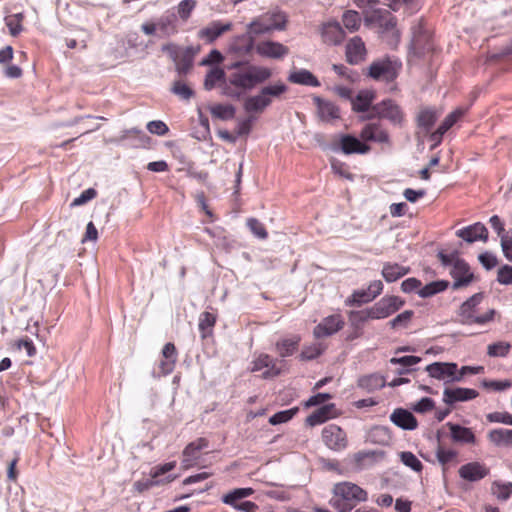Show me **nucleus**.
<instances>
[{"label":"nucleus","instance_id":"1","mask_svg":"<svg viewBox=\"0 0 512 512\" xmlns=\"http://www.w3.org/2000/svg\"><path fill=\"white\" fill-rule=\"evenodd\" d=\"M484 294L476 293L461 304L458 310L459 321L463 325H486L494 320L497 312L495 309H488L483 314L478 313V306L483 301Z\"/></svg>","mask_w":512,"mask_h":512},{"label":"nucleus","instance_id":"2","mask_svg":"<svg viewBox=\"0 0 512 512\" xmlns=\"http://www.w3.org/2000/svg\"><path fill=\"white\" fill-rule=\"evenodd\" d=\"M438 258L444 267L450 268L449 273L454 280L451 286L453 290L467 287L474 280L470 266L458 256L457 252L449 254L439 252Z\"/></svg>","mask_w":512,"mask_h":512},{"label":"nucleus","instance_id":"3","mask_svg":"<svg viewBox=\"0 0 512 512\" xmlns=\"http://www.w3.org/2000/svg\"><path fill=\"white\" fill-rule=\"evenodd\" d=\"M272 74V70L268 67L249 65L242 70L231 73L229 83L246 92L252 90L258 84L266 82L272 77Z\"/></svg>","mask_w":512,"mask_h":512},{"label":"nucleus","instance_id":"4","mask_svg":"<svg viewBox=\"0 0 512 512\" xmlns=\"http://www.w3.org/2000/svg\"><path fill=\"white\" fill-rule=\"evenodd\" d=\"M332 505L340 512H349L357 502L366 501L367 492L351 482H342L334 486Z\"/></svg>","mask_w":512,"mask_h":512},{"label":"nucleus","instance_id":"5","mask_svg":"<svg viewBox=\"0 0 512 512\" xmlns=\"http://www.w3.org/2000/svg\"><path fill=\"white\" fill-rule=\"evenodd\" d=\"M287 23V16L281 11L266 13L255 18L248 25V31L253 35H262L273 30H284Z\"/></svg>","mask_w":512,"mask_h":512},{"label":"nucleus","instance_id":"6","mask_svg":"<svg viewBox=\"0 0 512 512\" xmlns=\"http://www.w3.org/2000/svg\"><path fill=\"white\" fill-rule=\"evenodd\" d=\"M401 66L397 59L386 57L373 61L368 68V75L376 81L390 83L398 77Z\"/></svg>","mask_w":512,"mask_h":512},{"label":"nucleus","instance_id":"7","mask_svg":"<svg viewBox=\"0 0 512 512\" xmlns=\"http://www.w3.org/2000/svg\"><path fill=\"white\" fill-rule=\"evenodd\" d=\"M425 371L431 378L445 384L459 382L464 377V372H458L457 364L452 362H434L427 365Z\"/></svg>","mask_w":512,"mask_h":512},{"label":"nucleus","instance_id":"8","mask_svg":"<svg viewBox=\"0 0 512 512\" xmlns=\"http://www.w3.org/2000/svg\"><path fill=\"white\" fill-rule=\"evenodd\" d=\"M379 117L389 120L393 124H400L403 120L401 108L391 99H385L371 107V114L363 119H372Z\"/></svg>","mask_w":512,"mask_h":512},{"label":"nucleus","instance_id":"9","mask_svg":"<svg viewBox=\"0 0 512 512\" xmlns=\"http://www.w3.org/2000/svg\"><path fill=\"white\" fill-rule=\"evenodd\" d=\"M411 49L417 56H422L433 49L431 34L422 21L412 27Z\"/></svg>","mask_w":512,"mask_h":512},{"label":"nucleus","instance_id":"10","mask_svg":"<svg viewBox=\"0 0 512 512\" xmlns=\"http://www.w3.org/2000/svg\"><path fill=\"white\" fill-rule=\"evenodd\" d=\"M405 304V301L398 296H384L374 305L371 311L375 320L385 319L400 310Z\"/></svg>","mask_w":512,"mask_h":512},{"label":"nucleus","instance_id":"11","mask_svg":"<svg viewBox=\"0 0 512 512\" xmlns=\"http://www.w3.org/2000/svg\"><path fill=\"white\" fill-rule=\"evenodd\" d=\"M322 439L329 449L337 452L346 449L348 445L346 433L335 424H330L323 428Z\"/></svg>","mask_w":512,"mask_h":512},{"label":"nucleus","instance_id":"12","mask_svg":"<svg viewBox=\"0 0 512 512\" xmlns=\"http://www.w3.org/2000/svg\"><path fill=\"white\" fill-rule=\"evenodd\" d=\"M256 53L264 58L282 59L289 53V48L272 40L261 41L255 46Z\"/></svg>","mask_w":512,"mask_h":512},{"label":"nucleus","instance_id":"13","mask_svg":"<svg viewBox=\"0 0 512 512\" xmlns=\"http://www.w3.org/2000/svg\"><path fill=\"white\" fill-rule=\"evenodd\" d=\"M251 364L253 372L261 371L265 368L266 370L263 372L262 377L266 379L275 377L281 372V368L277 365L278 361L265 353L256 356Z\"/></svg>","mask_w":512,"mask_h":512},{"label":"nucleus","instance_id":"14","mask_svg":"<svg viewBox=\"0 0 512 512\" xmlns=\"http://www.w3.org/2000/svg\"><path fill=\"white\" fill-rule=\"evenodd\" d=\"M344 326V320L340 314H334L325 317L315 328H314V336L316 338L328 337L339 330H341Z\"/></svg>","mask_w":512,"mask_h":512},{"label":"nucleus","instance_id":"15","mask_svg":"<svg viewBox=\"0 0 512 512\" xmlns=\"http://www.w3.org/2000/svg\"><path fill=\"white\" fill-rule=\"evenodd\" d=\"M367 50L365 43L359 36L351 38L345 48L346 61L351 65H357L365 60Z\"/></svg>","mask_w":512,"mask_h":512},{"label":"nucleus","instance_id":"16","mask_svg":"<svg viewBox=\"0 0 512 512\" xmlns=\"http://www.w3.org/2000/svg\"><path fill=\"white\" fill-rule=\"evenodd\" d=\"M489 468L478 461L469 462L459 468V476L461 479L469 482H477L485 478L489 474Z\"/></svg>","mask_w":512,"mask_h":512},{"label":"nucleus","instance_id":"17","mask_svg":"<svg viewBox=\"0 0 512 512\" xmlns=\"http://www.w3.org/2000/svg\"><path fill=\"white\" fill-rule=\"evenodd\" d=\"M208 447V441L205 438H198L189 443L182 452V466L188 469L196 464L199 459L200 451Z\"/></svg>","mask_w":512,"mask_h":512},{"label":"nucleus","instance_id":"18","mask_svg":"<svg viewBox=\"0 0 512 512\" xmlns=\"http://www.w3.org/2000/svg\"><path fill=\"white\" fill-rule=\"evenodd\" d=\"M478 392L470 388H445L443 391V402L447 405H454L457 402H464L475 399Z\"/></svg>","mask_w":512,"mask_h":512},{"label":"nucleus","instance_id":"19","mask_svg":"<svg viewBox=\"0 0 512 512\" xmlns=\"http://www.w3.org/2000/svg\"><path fill=\"white\" fill-rule=\"evenodd\" d=\"M367 25H376L382 32L394 29L396 22L393 15L387 10H375L365 18Z\"/></svg>","mask_w":512,"mask_h":512},{"label":"nucleus","instance_id":"20","mask_svg":"<svg viewBox=\"0 0 512 512\" xmlns=\"http://www.w3.org/2000/svg\"><path fill=\"white\" fill-rule=\"evenodd\" d=\"M456 235L468 243H473L478 240L485 242L488 239V230L484 224L477 222L473 225L459 229L456 232Z\"/></svg>","mask_w":512,"mask_h":512},{"label":"nucleus","instance_id":"21","mask_svg":"<svg viewBox=\"0 0 512 512\" xmlns=\"http://www.w3.org/2000/svg\"><path fill=\"white\" fill-rule=\"evenodd\" d=\"M360 137L364 141H372L377 143L389 142V135L379 122L366 124L360 132Z\"/></svg>","mask_w":512,"mask_h":512},{"label":"nucleus","instance_id":"22","mask_svg":"<svg viewBox=\"0 0 512 512\" xmlns=\"http://www.w3.org/2000/svg\"><path fill=\"white\" fill-rule=\"evenodd\" d=\"M232 23L231 22H221V21H213L206 27L202 28L198 32L199 38L205 40L208 43L214 42L218 37H220L223 33L231 30Z\"/></svg>","mask_w":512,"mask_h":512},{"label":"nucleus","instance_id":"23","mask_svg":"<svg viewBox=\"0 0 512 512\" xmlns=\"http://www.w3.org/2000/svg\"><path fill=\"white\" fill-rule=\"evenodd\" d=\"M390 421L403 430H414L418 426L415 416L403 408L395 409L390 415Z\"/></svg>","mask_w":512,"mask_h":512},{"label":"nucleus","instance_id":"24","mask_svg":"<svg viewBox=\"0 0 512 512\" xmlns=\"http://www.w3.org/2000/svg\"><path fill=\"white\" fill-rule=\"evenodd\" d=\"M340 148L344 154H366L370 147L362 143L359 139L351 135H342L340 137Z\"/></svg>","mask_w":512,"mask_h":512},{"label":"nucleus","instance_id":"25","mask_svg":"<svg viewBox=\"0 0 512 512\" xmlns=\"http://www.w3.org/2000/svg\"><path fill=\"white\" fill-rule=\"evenodd\" d=\"M270 106L269 100L259 90L257 94L249 96L243 103V108L250 114H261Z\"/></svg>","mask_w":512,"mask_h":512},{"label":"nucleus","instance_id":"26","mask_svg":"<svg viewBox=\"0 0 512 512\" xmlns=\"http://www.w3.org/2000/svg\"><path fill=\"white\" fill-rule=\"evenodd\" d=\"M322 37L324 42L337 45L343 41L345 32L339 22H329L323 26Z\"/></svg>","mask_w":512,"mask_h":512},{"label":"nucleus","instance_id":"27","mask_svg":"<svg viewBox=\"0 0 512 512\" xmlns=\"http://www.w3.org/2000/svg\"><path fill=\"white\" fill-rule=\"evenodd\" d=\"M450 429L451 438L454 442L461 444H474L476 437L470 428L448 422L446 424Z\"/></svg>","mask_w":512,"mask_h":512},{"label":"nucleus","instance_id":"28","mask_svg":"<svg viewBox=\"0 0 512 512\" xmlns=\"http://www.w3.org/2000/svg\"><path fill=\"white\" fill-rule=\"evenodd\" d=\"M163 359L160 362V369L163 375L170 374L177 361V351L173 343H166L162 349Z\"/></svg>","mask_w":512,"mask_h":512},{"label":"nucleus","instance_id":"29","mask_svg":"<svg viewBox=\"0 0 512 512\" xmlns=\"http://www.w3.org/2000/svg\"><path fill=\"white\" fill-rule=\"evenodd\" d=\"M314 102L317 106V112L322 121L328 122L340 117L338 107L330 101L315 97Z\"/></svg>","mask_w":512,"mask_h":512},{"label":"nucleus","instance_id":"30","mask_svg":"<svg viewBox=\"0 0 512 512\" xmlns=\"http://www.w3.org/2000/svg\"><path fill=\"white\" fill-rule=\"evenodd\" d=\"M176 466L175 461L167 462L165 464L157 465L151 469L150 476V485H160L164 482H172L176 479L177 476L168 475L165 479H160L161 476L173 470Z\"/></svg>","mask_w":512,"mask_h":512},{"label":"nucleus","instance_id":"31","mask_svg":"<svg viewBox=\"0 0 512 512\" xmlns=\"http://www.w3.org/2000/svg\"><path fill=\"white\" fill-rule=\"evenodd\" d=\"M487 438L498 447H512V429L497 428L488 432Z\"/></svg>","mask_w":512,"mask_h":512},{"label":"nucleus","instance_id":"32","mask_svg":"<svg viewBox=\"0 0 512 512\" xmlns=\"http://www.w3.org/2000/svg\"><path fill=\"white\" fill-rule=\"evenodd\" d=\"M409 271H410L409 268L404 267L400 264L386 262L383 265L381 273H382L383 278L387 282L391 283V282H395L398 279L402 278L403 276L407 275L409 273Z\"/></svg>","mask_w":512,"mask_h":512},{"label":"nucleus","instance_id":"33","mask_svg":"<svg viewBox=\"0 0 512 512\" xmlns=\"http://www.w3.org/2000/svg\"><path fill=\"white\" fill-rule=\"evenodd\" d=\"M288 80L294 84H300L310 87L320 86L319 80L308 70L300 69L289 74Z\"/></svg>","mask_w":512,"mask_h":512},{"label":"nucleus","instance_id":"34","mask_svg":"<svg viewBox=\"0 0 512 512\" xmlns=\"http://www.w3.org/2000/svg\"><path fill=\"white\" fill-rule=\"evenodd\" d=\"M157 29L164 36H171L177 32L176 16L173 13H165L156 21Z\"/></svg>","mask_w":512,"mask_h":512},{"label":"nucleus","instance_id":"35","mask_svg":"<svg viewBox=\"0 0 512 512\" xmlns=\"http://www.w3.org/2000/svg\"><path fill=\"white\" fill-rule=\"evenodd\" d=\"M385 384V379L379 374L365 375L358 380V386L368 392L379 390L383 388Z\"/></svg>","mask_w":512,"mask_h":512},{"label":"nucleus","instance_id":"36","mask_svg":"<svg viewBox=\"0 0 512 512\" xmlns=\"http://www.w3.org/2000/svg\"><path fill=\"white\" fill-rule=\"evenodd\" d=\"M299 342L298 336L282 339L276 343V351L282 358L291 356L297 350Z\"/></svg>","mask_w":512,"mask_h":512},{"label":"nucleus","instance_id":"37","mask_svg":"<svg viewBox=\"0 0 512 512\" xmlns=\"http://www.w3.org/2000/svg\"><path fill=\"white\" fill-rule=\"evenodd\" d=\"M334 409L333 404L324 405L314 411L306 419V422L310 426L320 425L331 418V412Z\"/></svg>","mask_w":512,"mask_h":512},{"label":"nucleus","instance_id":"38","mask_svg":"<svg viewBox=\"0 0 512 512\" xmlns=\"http://www.w3.org/2000/svg\"><path fill=\"white\" fill-rule=\"evenodd\" d=\"M374 94L371 91H360L355 99L352 100L353 110L357 112H366L370 109Z\"/></svg>","mask_w":512,"mask_h":512},{"label":"nucleus","instance_id":"39","mask_svg":"<svg viewBox=\"0 0 512 512\" xmlns=\"http://www.w3.org/2000/svg\"><path fill=\"white\" fill-rule=\"evenodd\" d=\"M262 94L269 100L270 105L273 100L279 99L284 93L287 92L288 87L285 83L278 81L271 85L263 86L261 89Z\"/></svg>","mask_w":512,"mask_h":512},{"label":"nucleus","instance_id":"40","mask_svg":"<svg viewBox=\"0 0 512 512\" xmlns=\"http://www.w3.org/2000/svg\"><path fill=\"white\" fill-rule=\"evenodd\" d=\"M215 323L216 314L208 311L200 314L198 327L202 338H206L207 336L211 335Z\"/></svg>","mask_w":512,"mask_h":512},{"label":"nucleus","instance_id":"41","mask_svg":"<svg viewBox=\"0 0 512 512\" xmlns=\"http://www.w3.org/2000/svg\"><path fill=\"white\" fill-rule=\"evenodd\" d=\"M130 132H136V138L133 139L134 143H132V146L146 148L150 145L151 138L142 130L137 128L124 130L120 137V141H128Z\"/></svg>","mask_w":512,"mask_h":512},{"label":"nucleus","instance_id":"42","mask_svg":"<svg viewBox=\"0 0 512 512\" xmlns=\"http://www.w3.org/2000/svg\"><path fill=\"white\" fill-rule=\"evenodd\" d=\"M210 113L213 117L221 120L233 119L236 113V109L231 104H216L209 108Z\"/></svg>","mask_w":512,"mask_h":512},{"label":"nucleus","instance_id":"43","mask_svg":"<svg viewBox=\"0 0 512 512\" xmlns=\"http://www.w3.org/2000/svg\"><path fill=\"white\" fill-rule=\"evenodd\" d=\"M449 286V282L446 280L433 281L420 288L418 295L422 298L431 297L439 292L446 290Z\"/></svg>","mask_w":512,"mask_h":512},{"label":"nucleus","instance_id":"44","mask_svg":"<svg viewBox=\"0 0 512 512\" xmlns=\"http://www.w3.org/2000/svg\"><path fill=\"white\" fill-rule=\"evenodd\" d=\"M361 16L355 10H347L342 15V23L344 27L350 32H356L361 26Z\"/></svg>","mask_w":512,"mask_h":512},{"label":"nucleus","instance_id":"45","mask_svg":"<svg viewBox=\"0 0 512 512\" xmlns=\"http://www.w3.org/2000/svg\"><path fill=\"white\" fill-rule=\"evenodd\" d=\"M374 299L370 295L368 288L354 290L350 297L345 300L347 306H361L362 304L369 303Z\"/></svg>","mask_w":512,"mask_h":512},{"label":"nucleus","instance_id":"46","mask_svg":"<svg viewBox=\"0 0 512 512\" xmlns=\"http://www.w3.org/2000/svg\"><path fill=\"white\" fill-rule=\"evenodd\" d=\"M458 456L457 451L453 449H446L443 446H438L436 450V457L439 463L443 466V470L445 471L447 467L456 462V458Z\"/></svg>","mask_w":512,"mask_h":512},{"label":"nucleus","instance_id":"47","mask_svg":"<svg viewBox=\"0 0 512 512\" xmlns=\"http://www.w3.org/2000/svg\"><path fill=\"white\" fill-rule=\"evenodd\" d=\"M368 320H375L370 307L349 313V321L352 326L360 327Z\"/></svg>","mask_w":512,"mask_h":512},{"label":"nucleus","instance_id":"48","mask_svg":"<svg viewBox=\"0 0 512 512\" xmlns=\"http://www.w3.org/2000/svg\"><path fill=\"white\" fill-rule=\"evenodd\" d=\"M492 493L500 500H507L512 494V482L494 481Z\"/></svg>","mask_w":512,"mask_h":512},{"label":"nucleus","instance_id":"49","mask_svg":"<svg viewBox=\"0 0 512 512\" xmlns=\"http://www.w3.org/2000/svg\"><path fill=\"white\" fill-rule=\"evenodd\" d=\"M23 14L22 13H16L13 15H9L5 18V24L9 29V32L12 36H18L22 30V21H23Z\"/></svg>","mask_w":512,"mask_h":512},{"label":"nucleus","instance_id":"50","mask_svg":"<svg viewBox=\"0 0 512 512\" xmlns=\"http://www.w3.org/2000/svg\"><path fill=\"white\" fill-rule=\"evenodd\" d=\"M511 349V344L506 341H498L489 344L487 347V354L490 357H506Z\"/></svg>","mask_w":512,"mask_h":512},{"label":"nucleus","instance_id":"51","mask_svg":"<svg viewBox=\"0 0 512 512\" xmlns=\"http://www.w3.org/2000/svg\"><path fill=\"white\" fill-rule=\"evenodd\" d=\"M437 114L433 109L426 108L420 111L418 115V125L429 130L435 123Z\"/></svg>","mask_w":512,"mask_h":512},{"label":"nucleus","instance_id":"52","mask_svg":"<svg viewBox=\"0 0 512 512\" xmlns=\"http://www.w3.org/2000/svg\"><path fill=\"white\" fill-rule=\"evenodd\" d=\"M175 62L177 72L181 75L187 74L193 65V56L191 54V49H187L186 52L181 57H179Z\"/></svg>","mask_w":512,"mask_h":512},{"label":"nucleus","instance_id":"53","mask_svg":"<svg viewBox=\"0 0 512 512\" xmlns=\"http://www.w3.org/2000/svg\"><path fill=\"white\" fill-rule=\"evenodd\" d=\"M465 114V109L458 108L448 114L438 127L440 133H446Z\"/></svg>","mask_w":512,"mask_h":512},{"label":"nucleus","instance_id":"54","mask_svg":"<svg viewBox=\"0 0 512 512\" xmlns=\"http://www.w3.org/2000/svg\"><path fill=\"white\" fill-rule=\"evenodd\" d=\"M400 460L401 462L411 468L415 472H421L423 465L421 461L412 453L409 451H404L400 453Z\"/></svg>","mask_w":512,"mask_h":512},{"label":"nucleus","instance_id":"55","mask_svg":"<svg viewBox=\"0 0 512 512\" xmlns=\"http://www.w3.org/2000/svg\"><path fill=\"white\" fill-rule=\"evenodd\" d=\"M224 76H225V73L222 69H220V68L211 69L205 77V81H204L205 89H207V90L213 89L218 82H220L224 79Z\"/></svg>","mask_w":512,"mask_h":512},{"label":"nucleus","instance_id":"56","mask_svg":"<svg viewBox=\"0 0 512 512\" xmlns=\"http://www.w3.org/2000/svg\"><path fill=\"white\" fill-rule=\"evenodd\" d=\"M413 315H414V312L412 310H405L404 312L398 314L395 318H393L389 322V325L393 329L405 328L408 326Z\"/></svg>","mask_w":512,"mask_h":512},{"label":"nucleus","instance_id":"57","mask_svg":"<svg viewBox=\"0 0 512 512\" xmlns=\"http://www.w3.org/2000/svg\"><path fill=\"white\" fill-rule=\"evenodd\" d=\"M369 438L373 442L385 444L389 441L390 435L386 427L377 426L370 431Z\"/></svg>","mask_w":512,"mask_h":512},{"label":"nucleus","instance_id":"58","mask_svg":"<svg viewBox=\"0 0 512 512\" xmlns=\"http://www.w3.org/2000/svg\"><path fill=\"white\" fill-rule=\"evenodd\" d=\"M196 7L195 0H182L177 7L178 15L183 20L186 21L194 8Z\"/></svg>","mask_w":512,"mask_h":512},{"label":"nucleus","instance_id":"59","mask_svg":"<svg viewBox=\"0 0 512 512\" xmlns=\"http://www.w3.org/2000/svg\"><path fill=\"white\" fill-rule=\"evenodd\" d=\"M247 226L250 229V231L258 238L260 239H266L268 234L264 227V225L255 218H249L247 220Z\"/></svg>","mask_w":512,"mask_h":512},{"label":"nucleus","instance_id":"60","mask_svg":"<svg viewBox=\"0 0 512 512\" xmlns=\"http://www.w3.org/2000/svg\"><path fill=\"white\" fill-rule=\"evenodd\" d=\"M383 457V451H360L355 455V461L359 465H363L366 460L376 461Z\"/></svg>","mask_w":512,"mask_h":512},{"label":"nucleus","instance_id":"61","mask_svg":"<svg viewBox=\"0 0 512 512\" xmlns=\"http://www.w3.org/2000/svg\"><path fill=\"white\" fill-rule=\"evenodd\" d=\"M295 413L294 409L277 412L269 418V423L271 425L286 423L293 418Z\"/></svg>","mask_w":512,"mask_h":512},{"label":"nucleus","instance_id":"62","mask_svg":"<svg viewBox=\"0 0 512 512\" xmlns=\"http://www.w3.org/2000/svg\"><path fill=\"white\" fill-rule=\"evenodd\" d=\"M172 92L185 100L190 99L194 94L193 90L181 81H176L173 84Z\"/></svg>","mask_w":512,"mask_h":512},{"label":"nucleus","instance_id":"63","mask_svg":"<svg viewBox=\"0 0 512 512\" xmlns=\"http://www.w3.org/2000/svg\"><path fill=\"white\" fill-rule=\"evenodd\" d=\"M487 420L491 423H502L505 425H512V414L508 412H492L486 416Z\"/></svg>","mask_w":512,"mask_h":512},{"label":"nucleus","instance_id":"64","mask_svg":"<svg viewBox=\"0 0 512 512\" xmlns=\"http://www.w3.org/2000/svg\"><path fill=\"white\" fill-rule=\"evenodd\" d=\"M323 352V348L320 344H313L311 346L305 347L301 354L300 358L302 360H313Z\"/></svg>","mask_w":512,"mask_h":512}]
</instances>
